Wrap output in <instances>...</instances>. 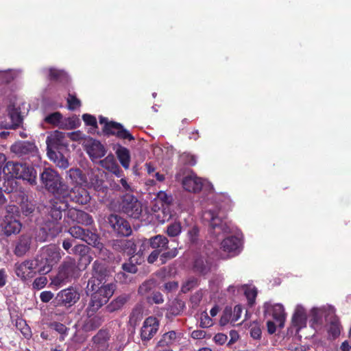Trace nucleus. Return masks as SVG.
<instances>
[{"instance_id":"nucleus-1","label":"nucleus","mask_w":351,"mask_h":351,"mask_svg":"<svg viewBox=\"0 0 351 351\" xmlns=\"http://www.w3.org/2000/svg\"><path fill=\"white\" fill-rule=\"evenodd\" d=\"M60 249L56 245H49L42 249L39 254L31 259L36 274L45 275L49 273L54 265L61 258Z\"/></svg>"},{"instance_id":"nucleus-2","label":"nucleus","mask_w":351,"mask_h":351,"mask_svg":"<svg viewBox=\"0 0 351 351\" xmlns=\"http://www.w3.org/2000/svg\"><path fill=\"white\" fill-rule=\"evenodd\" d=\"M40 181L43 186L55 197H65L68 193V184L55 170L45 168L40 173Z\"/></svg>"},{"instance_id":"nucleus-3","label":"nucleus","mask_w":351,"mask_h":351,"mask_svg":"<svg viewBox=\"0 0 351 351\" xmlns=\"http://www.w3.org/2000/svg\"><path fill=\"white\" fill-rule=\"evenodd\" d=\"M3 173L9 178L23 179L31 185L36 184L37 174L35 169L25 164L8 161L3 168Z\"/></svg>"},{"instance_id":"nucleus-4","label":"nucleus","mask_w":351,"mask_h":351,"mask_svg":"<svg viewBox=\"0 0 351 351\" xmlns=\"http://www.w3.org/2000/svg\"><path fill=\"white\" fill-rule=\"evenodd\" d=\"M115 290L113 283L102 285L99 289L94 290L90 295L88 306L86 308V315H94L112 296Z\"/></svg>"},{"instance_id":"nucleus-5","label":"nucleus","mask_w":351,"mask_h":351,"mask_svg":"<svg viewBox=\"0 0 351 351\" xmlns=\"http://www.w3.org/2000/svg\"><path fill=\"white\" fill-rule=\"evenodd\" d=\"M80 271L75 259L67 257L60 266L58 274L52 280V283L56 286H62L78 278Z\"/></svg>"},{"instance_id":"nucleus-6","label":"nucleus","mask_w":351,"mask_h":351,"mask_svg":"<svg viewBox=\"0 0 351 351\" xmlns=\"http://www.w3.org/2000/svg\"><path fill=\"white\" fill-rule=\"evenodd\" d=\"M99 123L104 125L102 131L106 136H115L117 138L123 140L133 141L134 137L130 132L124 128L120 123L109 121L107 117L99 116Z\"/></svg>"},{"instance_id":"nucleus-7","label":"nucleus","mask_w":351,"mask_h":351,"mask_svg":"<svg viewBox=\"0 0 351 351\" xmlns=\"http://www.w3.org/2000/svg\"><path fill=\"white\" fill-rule=\"evenodd\" d=\"M119 208L121 212L133 219H139L143 212L141 202L133 195L127 193L121 197Z\"/></svg>"},{"instance_id":"nucleus-8","label":"nucleus","mask_w":351,"mask_h":351,"mask_svg":"<svg viewBox=\"0 0 351 351\" xmlns=\"http://www.w3.org/2000/svg\"><path fill=\"white\" fill-rule=\"evenodd\" d=\"M91 275L86 286L87 291L99 289L102 285H106L108 270L103 263L99 261L93 262Z\"/></svg>"},{"instance_id":"nucleus-9","label":"nucleus","mask_w":351,"mask_h":351,"mask_svg":"<svg viewBox=\"0 0 351 351\" xmlns=\"http://www.w3.org/2000/svg\"><path fill=\"white\" fill-rule=\"evenodd\" d=\"M62 231V226L60 221L46 220L38 230L36 239L39 242L50 241L56 237Z\"/></svg>"},{"instance_id":"nucleus-10","label":"nucleus","mask_w":351,"mask_h":351,"mask_svg":"<svg viewBox=\"0 0 351 351\" xmlns=\"http://www.w3.org/2000/svg\"><path fill=\"white\" fill-rule=\"evenodd\" d=\"M225 214L220 210H206L204 213V217L210 222V233L215 234L217 237L221 232H226L228 227L223 221Z\"/></svg>"},{"instance_id":"nucleus-11","label":"nucleus","mask_w":351,"mask_h":351,"mask_svg":"<svg viewBox=\"0 0 351 351\" xmlns=\"http://www.w3.org/2000/svg\"><path fill=\"white\" fill-rule=\"evenodd\" d=\"M159 327L160 321L156 317L149 316L144 320L139 332L143 345H147L154 338L158 332Z\"/></svg>"},{"instance_id":"nucleus-12","label":"nucleus","mask_w":351,"mask_h":351,"mask_svg":"<svg viewBox=\"0 0 351 351\" xmlns=\"http://www.w3.org/2000/svg\"><path fill=\"white\" fill-rule=\"evenodd\" d=\"M64 221L66 223H75L83 226H90L94 221L88 213L74 208H68L64 215Z\"/></svg>"},{"instance_id":"nucleus-13","label":"nucleus","mask_w":351,"mask_h":351,"mask_svg":"<svg viewBox=\"0 0 351 351\" xmlns=\"http://www.w3.org/2000/svg\"><path fill=\"white\" fill-rule=\"evenodd\" d=\"M69 232L73 237L84 241L88 245L95 246L98 243V235L88 229L73 226L69 229Z\"/></svg>"},{"instance_id":"nucleus-14","label":"nucleus","mask_w":351,"mask_h":351,"mask_svg":"<svg viewBox=\"0 0 351 351\" xmlns=\"http://www.w3.org/2000/svg\"><path fill=\"white\" fill-rule=\"evenodd\" d=\"M108 222L114 231L121 236L128 237L132 233L129 222L118 215H110L108 217Z\"/></svg>"},{"instance_id":"nucleus-15","label":"nucleus","mask_w":351,"mask_h":351,"mask_svg":"<svg viewBox=\"0 0 351 351\" xmlns=\"http://www.w3.org/2000/svg\"><path fill=\"white\" fill-rule=\"evenodd\" d=\"M80 299V293L73 287L60 291L55 298L58 306H71Z\"/></svg>"},{"instance_id":"nucleus-16","label":"nucleus","mask_w":351,"mask_h":351,"mask_svg":"<svg viewBox=\"0 0 351 351\" xmlns=\"http://www.w3.org/2000/svg\"><path fill=\"white\" fill-rule=\"evenodd\" d=\"M263 308L265 316H267V315H271L274 319L277 322L279 328H282L284 327L286 313L282 304H276L274 305H271V304L266 302L264 304Z\"/></svg>"},{"instance_id":"nucleus-17","label":"nucleus","mask_w":351,"mask_h":351,"mask_svg":"<svg viewBox=\"0 0 351 351\" xmlns=\"http://www.w3.org/2000/svg\"><path fill=\"white\" fill-rule=\"evenodd\" d=\"M14 272L18 278L22 281H26L34 278L36 270L31 259H27L21 263H16L14 265Z\"/></svg>"},{"instance_id":"nucleus-18","label":"nucleus","mask_w":351,"mask_h":351,"mask_svg":"<svg viewBox=\"0 0 351 351\" xmlns=\"http://www.w3.org/2000/svg\"><path fill=\"white\" fill-rule=\"evenodd\" d=\"M68 206L65 200L56 197L51 199L47 208L48 217L51 219L60 221L62 217V213L67 211Z\"/></svg>"},{"instance_id":"nucleus-19","label":"nucleus","mask_w":351,"mask_h":351,"mask_svg":"<svg viewBox=\"0 0 351 351\" xmlns=\"http://www.w3.org/2000/svg\"><path fill=\"white\" fill-rule=\"evenodd\" d=\"M65 197L80 205H85L90 200L88 191L82 186H75L71 190L68 186V193L66 194Z\"/></svg>"},{"instance_id":"nucleus-20","label":"nucleus","mask_w":351,"mask_h":351,"mask_svg":"<svg viewBox=\"0 0 351 351\" xmlns=\"http://www.w3.org/2000/svg\"><path fill=\"white\" fill-rule=\"evenodd\" d=\"M8 110L10 123L1 122L0 128L5 129H16L19 128L23 121L21 108L19 107H16L14 105H10L8 108Z\"/></svg>"},{"instance_id":"nucleus-21","label":"nucleus","mask_w":351,"mask_h":351,"mask_svg":"<svg viewBox=\"0 0 351 351\" xmlns=\"http://www.w3.org/2000/svg\"><path fill=\"white\" fill-rule=\"evenodd\" d=\"M110 335L108 330L100 329L95 335L92 337L93 350L95 351H108Z\"/></svg>"},{"instance_id":"nucleus-22","label":"nucleus","mask_w":351,"mask_h":351,"mask_svg":"<svg viewBox=\"0 0 351 351\" xmlns=\"http://www.w3.org/2000/svg\"><path fill=\"white\" fill-rule=\"evenodd\" d=\"M12 152L19 156H35L38 153V149L34 143L25 141L15 144L11 147Z\"/></svg>"},{"instance_id":"nucleus-23","label":"nucleus","mask_w":351,"mask_h":351,"mask_svg":"<svg viewBox=\"0 0 351 351\" xmlns=\"http://www.w3.org/2000/svg\"><path fill=\"white\" fill-rule=\"evenodd\" d=\"M112 248L117 252H123L129 256L134 255L136 251V245L132 239H117L113 241Z\"/></svg>"},{"instance_id":"nucleus-24","label":"nucleus","mask_w":351,"mask_h":351,"mask_svg":"<svg viewBox=\"0 0 351 351\" xmlns=\"http://www.w3.org/2000/svg\"><path fill=\"white\" fill-rule=\"evenodd\" d=\"M86 151L93 160L101 158L106 154L104 145L97 140H91L90 144L87 146Z\"/></svg>"},{"instance_id":"nucleus-25","label":"nucleus","mask_w":351,"mask_h":351,"mask_svg":"<svg viewBox=\"0 0 351 351\" xmlns=\"http://www.w3.org/2000/svg\"><path fill=\"white\" fill-rule=\"evenodd\" d=\"M32 237L29 235H21L16 243L14 253L16 256H24L30 249Z\"/></svg>"},{"instance_id":"nucleus-26","label":"nucleus","mask_w":351,"mask_h":351,"mask_svg":"<svg viewBox=\"0 0 351 351\" xmlns=\"http://www.w3.org/2000/svg\"><path fill=\"white\" fill-rule=\"evenodd\" d=\"M66 134L60 131H55L47 138V151L49 149H58L60 147L65 145L64 140Z\"/></svg>"},{"instance_id":"nucleus-27","label":"nucleus","mask_w":351,"mask_h":351,"mask_svg":"<svg viewBox=\"0 0 351 351\" xmlns=\"http://www.w3.org/2000/svg\"><path fill=\"white\" fill-rule=\"evenodd\" d=\"M182 186L186 191L197 193L202 190L203 183L199 178L187 176L183 179Z\"/></svg>"},{"instance_id":"nucleus-28","label":"nucleus","mask_w":351,"mask_h":351,"mask_svg":"<svg viewBox=\"0 0 351 351\" xmlns=\"http://www.w3.org/2000/svg\"><path fill=\"white\" fill-rule=\"evenodd\" d=\"M211 263L204 257H197L195 259L193 265L194 272L205 276L210 271Z\"/></svg>"},{"instance_id":"nucleus-29","label":"nucleus","mask_w":351,"mask_h":351,"mask_svg":"<svg viewBox=\"0 0 351 351\" xmlns=\"http://www.w3.org/2000/svg\"><path fill=\"white\" fill-rule=\"evenodd\" d=\"M147 243L152 248L159 250L161 253L168 249L169 240L163 235L158 234L152 237L147 241Z\"/></svg>"},{"instance_id":"nucleus-30","label":"nucleus","mask_w":351,"mask_h":351,"mask_svg":"<svg viewBox=\"0 0 351 351\" xmlns=\"http://www.w3.org/2000/svg\"><path fill=\"white\" fill-rule=\"evenodd\" d=\"M241 245L240 239L234 236L224 239L221 243V248L226 252L234 253Z\"/></svg>"},{"instance_id":"nucleus-31","label":"nucleus","mask_w":351,"mask_h":351,"mask_svg":"<svg viewBox=\"0 0 351 351\" xmlns=\"http://www.w3.org/2000/svg\"><path fill=\"white\" fill-rule=\"evenodd\" d=\"M129 299L130 296L127 294H122L117 297L106 306V311L112 313L121 310Z\"/></svg>"},{"instance_id":"nucleus-32","label":"nucleus","mask_w":351,"mask_h":351,"mask_svg":"<svg viewBox=\"0 0 351 351\" xmlns=\"http://www.w3.org/2000/svg\"><path fill=\"white\" fill-rule=\"evenodd\" d=\"M67 175L75 186H82L87 183V178L85 173L79 168H72L67 171Z\"/></svg>"},{"instance_id":"nucleus-33","label":"nucleus","mask_w":351,"mask_h":351,"mask_svg":"<svg viewBox=\"0 0 351 351\" xmlns=\"http://www.w3.org/2000/svg\"><path fill=\"white\" fill-rule=\"evenodd\" d=\"M87 317L83 325V329L86 332L96 330L102 324L104 321L102 317L95 314L94 315H87Z\"/></svg>"},{"instance_id":"nucleus-34","label":"nucleus","mask_w":351,"mask_h":351,"mask_svg":"<svg viewBox=\"0 0 351 351\" xmlns=\"http://www.w3.org/2000/svg\"><path fill=\"white\" fill-rule=\"evenodd\" d=\"M291 322L293 326L297 328V330L305 327L306 325V314L304 310L297 308L292 316Z\"/></svg>"},{"instance_id":"nucleus-35","label":"nucleus","mask_w":351,"mask_h":351,"mask_svg":"<svg viewBox=\"0 0 351 351\" xmlns=\"http://www.w3.org/2000/svg\"><path fill=\"white\" fill-rule=\"evenodd\" d=\"M177 339V333L174 330L165 332L158 341L156 348L170 347Z\"/></svg>"},{"instance_id":"nucleus-36","label":"nucleus","mask_w":351,"mask_h":351,"mask_svg":"<svg viewBox=\"0 0 351 351\" xmlns=\"http://www.w3.org/2000/svg\"><path fill=\"white\" fill-rule=\"evenodd\" d=\"M116 154L122 167L128 169L130 163V153L129 149L120 145L116 151Z\"/></svg>"},{"instance_id":"nucleus-37","label":"nucleus","mask_w":351,"mask_h":351,"mask_svg":"<svg viewBox=\"0 0 351 351\" xmlns=\"http://www.w3.org/2000/svg\"><path fill=\"white\" fill-rule=\"evenodd\" d=\"M47 154L58 167L64 169L69 167L68 160L60 152L56 153L54 150L49 149Z\"/></svg>"},{"instance_id":"nucleus-38","label":"nucleus","mask_w":351,"mask_h":351,"mask_svg":"<svg viewBox=\"0 0 351 351\" xmlns=\"http://www.w3.org/2000/svg\"><path fill=\"white\" fill-rule=\"evenodd\" d=\"M143 319V308L141 306H135L129 315L128 324L130 326L135 328Z\"/></svg>"},{"instance_id":"nucleus-39","label":"nucleus","mask_w":351,"mask_h":351,"mask_svg":"<svg viewBox=\"0 0 351 351\" xmlns=\"http://www.w3.org/2000/svg\"><path fill=\"white\" fill-rule=\"evenodd\" d=\"M185 308V302L180 299H175L167 308V313L172 316L180 315Z\"/></svg>"},{"instance_id":"nucleus-40","label":"nucleus","mask_w":351,"mask_h":351,"mask_svg":"<svg viewBox=\"0 0 351 351\" xmlns=\"http://www.w3.org/2000/svg\"><path fill=\"white\" fill-rule=\"evenodd\" d=\"M21 229V223L18 220L8 221L3 227V233L7 237L18 234Z\"/></svg>"},{"instance_id":"nucleus-41","label":"nucleus","mask_w":351,"mask_h":351,"mask_svg":"<svg viewBox=\"0 0 351 351\" xmlns=\"http://www.w3.org/2000/svg\"><path fill=\"white\" fill-rule=\"evenodd\" d=\"M341 324L338 317L336 316L332 317L330 319V324L328 326V332L332 337L333 339H336L340 335L341 333Z\"/></svg>"},{"instance_id":"nucleus-42","label":"nucleus","mask_w":351,"mask_h":351,"mask_svg":"<svg viewBox=\"0 0 351 351\" xmlns=\"http://www.w3.org/2000/svg\"><path fill=\"white\" fill-rule=\"evenodd\" d=\"M67 78L66 73L60 69H57L55 68H49V75L48 79L50 81L62 82L66 80Z\"/></svg>"},{"instance_id":"nucleus-43","label":"nucleus","mask_w":351,"mask_h":351,"mask_svg":"<svg viewBox=\"0 0 351 351\" xmlns=\"http://www.w3.org/2000/svg\"><path fill=\"white\" fill-rule=\"evenodd\" d=\"M15 326L17 330H20L25 339H30L32 336L30 327L27 325L25 320L21 318L16 319Z\"/></svg>"},{"instance_id":"nucleus-44","label":"nucleus","mask_w":351,"mask_h":351,"mask_svg":"<svg viewBox=\"0 0 351 351\" xmlns=\"http://www.w3.org/2000/svg\"><path fill=\"white\" fill-rule=\"evenodd\" d=\"M156 286V281L154 279H149L143 282L138 287V293L141 295L145 296L152 292Z\"/></svg>"},{"instance_id":"nucleus-45","label":"nucleus","mask_w":351,"mask_h":351,"mask_svg":"<svg viewBox=\"0 0 351 351\" xmlns=\"http://www.w3.org/2000/svg\"><path fill=\"white\" fill-rule=\"evenodd\" d=\"M62 119V114L60 112H54L47 115L44 119V121L53 126H59Z\"/></svg>"},{"instance_id":"nucleus-46","label":"nucleus","mask_w":351,"mask_h":351,"mask_svg":"<svg viewBox=\"0 0 351 351\" xmlns=\"http://www.w3.org/2000/svg\"><path fill=\"white\" fill-rule=\"evenodd\" d=\"M49 328L58 332L60 335V340L64 341V336L67 335L69 328L62 323L53 322L49 324Z\"/></svg>"},{"instance_id":"nucleus-47","label":"nucleus","mask_w":351,"mask_h":351,"mask_svg":"<svg viewBox=\"0 0 351 351\" xmlns=\"http://www.w3.org/2000/svg\"><path fill=\"white\" fill-rule=\"evenodd\" d=\"M182 232V226L180 222H173L167 227L166 232L170 237H178Z\"/></svg>"},{"instance_id":"nucleus-48","label":"nucleus","mask_w":351,"mask_h":351,"mask_svg":"<svg viewBox=\"0 0 351 351\" xmlns=\"http://www.w3.org/2000/svg\"><path fill=\"white\" fill-rule=\"evenodd\" d=\"M199 285V280L195 277L189 278L182 286V291L186 293Z\"/></svg>"},{"instance_id":"nucleus-49","label":"nucleus","mask_w":351,"mask_h":351,"mask_svg":"<svg viewBox=\"0 0 351 351\" xmlns=\"http://www.w3.org/2000/svg\"><path fill=\"white\" fill-rule=\"evenodd\" d=\"M257 290L256 288L247 287L245 290V295L247 300L248 305L252 307L255 304L256 298L257 296Z\"/></svg>"},{"instance_id":"nucleus-50","label":"nucleus","mask_w":351,"mask_h":351,"mask_svg":"<svg viewBox=\"0 0 351 351\" xmlns=\"http://www.w3.org/2000/svg\"><path fill=\"white\" fill-rule=\"evenodd\" d=\"M178 254V251L176 247H174L167 252H164L160 255V261L161 264H165L169 260L175 258Z\"/></svg>"},{"instance_id":"nucleus-51","label":"nucleus","mask_w":351,"mask_h":351,"mask_svg":"<svg viewBox=\"0 0 351 351\" xmlns=\"http://www.w3.org/2000/svg\"><path fill=\"white\" fill-rule=\"evenodd\" d=\"M199 229L197 226H193L189 228L187 236L189 241L193 243H197L199 239Z\"/></svg>"},{"instance_id":"nucleus-52","label":"nucleus","mask_w":351,"mask_h":351,"mask_svg":"<svg viewBox=\"0 0 351 351\" xmlns=\"http://www.w3.org/2000/svg\"><path fill=\"white\" fill-rule=\"evenodd\" d=\"M250 328L251 337L254 339H260L261 338L262 331L258 323L254 322L250 324Z\"/></svg>"},{"instance_id":"nucleus-53","label":"nucleus","mask_w":351,"mask_h":351,"mask_svg":"<svg viewBox=\"0 0 351 351\" xmlns=\"http://www.w3.org/2000/svg\"><path fill=\"white\" fill-rule=\"evenodd\" d=\"M6 178L7 180L5 182L4 191L7 193H10L16 190L18 186L17 181L15 180L16 178Z\"/></svg>"},{"instance_id":"nucleus-54","label":"nucleus","mask_w":351,"mask_h":351,"mask_svg":"<svg viewBox=\"0 0 351 351\" xmlns=\"http://www.w3.org/2000/svg\"><path fill=\"white\" fill-rule=\"evenodd\" d=\"M100 163L104 168L108 170L112 169L114 165L117 164L112 154L106 156L104 160L100 161Z\"/></svg>"},{"instance_id":"nucleus-55","label":"nucleus","mask_w":351,"mask_h":351,"mask_svg":"<svg viewBox=\"0 0 351 351\" xmlns=\"http://www.w3.org/2000/svg\"><path fill=\"white\" fill-rule=\"evenodd\" d=\"M68 108L71 110H74L81 106V101L77 99L75 95L69 94L67 99Z\"/></svg>"},{"instance_id":"nucleus-56","label":"nucleus","mask_w":351,"mask_h":351,"mask_svg":"<svg viewBox=\"0 0 351 351\" xmlns=\"http://www.w3.org/2000/svg\"><path fill=\"white\" fill-rule=\"evenodd\" d=\"M182 162L187 165L194 166L197 162L196 157L190 153H183L181 156Z\"/></svg>"},{"instance_id":"nucleus-57","label":"nucleus","mask_w":351,"mask_h":351,"mask_svg":"<svg viewBox=\"0 0 351 351\" xmlns=\"http://www.w3.org/2000/svg\"><path fill=\"white\" fill-rule=\"evenodd\" d=\"M122 269L129 274H136L138 271L136 265L133 263L132 257L130 258L128 263H124L121 266Z\"/></svg>"},{"instance_id":"nucleus-58","label":"nucleus","mask_w":351,"mask_h":351,"mask_svg":"<svg viewBox=\"0 0 351 351\" xmlns=\"http://www.w3.org/2000/svg\"><path fill=\"white\" fill-rule=\"evenodd\" d=\"M82 119L85 125L92 126L95 129L98 128L97 119L95 116L90 114H84L82 115Z\"/></svg>"},{"instance_id":"nucleus-59","label":"nucleus","mask_w":351,"mask_h":351,"mask_svg":"<svg viewBox=\"0 0 351 351\" xmlns=\"http://www.w3.org/2000/svg\"><path fill=\"white\" fill-rule=\"evenodd\" d=\"M213 324V319L204 312L200 317L199 326L202 328H209Z\"/></svg>"},{"instance_id":"nucleus-60","label":"nucleus","mask_w":351,"mask_h":351,"mask_svg":"<svg viewBox=\"0 0 351 351\" xmlns=\"http://www.w3.org/2000/svg\"><path fill=\"white\" fill-rule=\"evenodd\" d=\"M47 279L45 276H40V277H38L36 278L33 284H32V287L34 289H43V287H45V286L47 285Z\"/></svg>"},{"instance_id":"nucleus-61","label":"nucleus","mask_w":351,"mask_h":351,"mask_svg":"<svg viewBox=\"0 0 351 351\" xmlns=\"http://www.w3.org/2000/svg\"><path fill=\"white\" fill-rule=\"evenodd\" d=\"M147 300L149 302H152L153 303L158 304H162L164 302L163 295L159 291H154L150 298L147 297Z\"/></svg>"},{"instance_id":"nucleus-62","label":"nucleus","mask_w":351,"mask_h":351,"mask_svg":"<svg viewBox=\"0 0 351 351\" xmlns=\"http://www.w3.org/2000/svg\"><path fill=\"white\" fill-rule=\"evenodd\" d=\"M87 252V247L84 245H75L72 249L71 252H69V254H79L84 256Z\"/></svg>"},{"instance_id":"nucleus-63","label":"nucleus","mask_w":351,"mask_h":351,"mask_svg":"<svg viewBox=\"0 0 351 351\" xmlns=\"http://www.w3.org/2000/svg\"><path fill=\"white\" fill-rule=\"evenodd\" d=\"M115 279L120 283H127L130 281V276L124 271L118 272L115 276Z\"/></svg>"},{"instance_id":"nucleus-64","label":"nucleus","mask_w":351,"mask_h":351,"mask_svg":"<svg viewBox=\"0 0 351 351\" xmlns=\"http://www.w3.org/2000/svg\"><path fill=\"white\" fill-rule=\"evenodd\" d=\"M228 336L223 333H217L213 337V340L215 343L220 346L223 345L226 342Z\"/></svg>"}]
</instances>
